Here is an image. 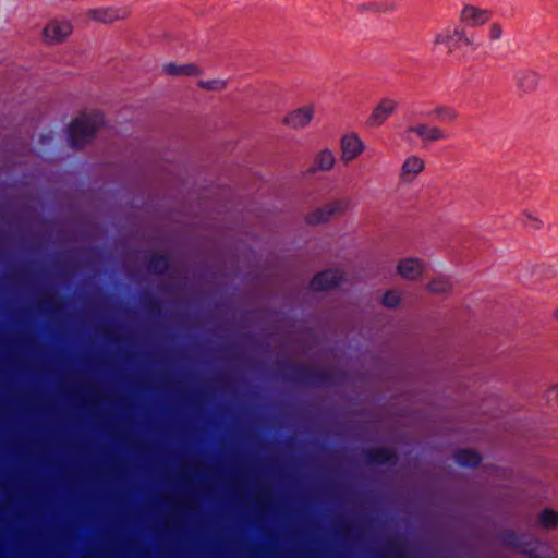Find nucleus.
I'll list each match as a JSON object with an SVG mask.
<instances>
[{
	"label": "nucleus",
	"mask_w": 558,
	"mask_h": 558,
	"mask_svg": "<svg viewBox=\"0 0 558 558\" xmlns=\"http://www.w3.org/2000/svg\"><path fill=\"white\" fill-rule=\"evenodd\" d=\"M335 165V153L329 148H324L315 154L313 158L312 171L328 172L333 169Z\"/></svg>",
	"instance_id": "dca6fc26"
},
{
	"label": "nucleus",
	"mask_w": 558,
	"mask_h": 558,
	"mask_svg": "<svg viewBox=\"0 0 558 558\" xmlns=\"http://www.w3.org/2000/svg\"><path fill=\"white\" fill-rule=\"evenodd\" d=\"M554 316H555V318L558 319V310L555 312Z\"/></svg>",
	"instance_id": "cd10ccee"
},
{
	"label": "nucleus",
	"mask_w": 558,
	"mask_h": 558,
	"mask_svg": "<svg viewBox=\"0 0 558 558\" xmlns=\"http://www.w3.org/2000/svg\"><path fill=\"white\" fill-rule=\"evenodd\" d=\"M396 271L404 280L418 281L424 277L426 264L421 258L405 257L397 263Z\"/></svg>",
	"instance_id": "9d476101"
},
{
	"label": "nucleus",
	"mask_w": 558,
	"mask_h": 558,
	"mask_svg": "<svg viewBox=\"0 0 558 558\" xmlns=\"http://www.w3.org/2000/svg\"><path fill=\"white\" fill-rule=\"evenodd\" d=\"M426 288L432 293H446L451 289V284L447 278L437 277L429 281Z\"/></svg>",
	"instance_id": "412c9836"
},
{
	"label": "nucleus",
	"mask_w": 558,
	"mask_h": 558,
	"mask_svg": "<svg viewBox=\"0 0 558 558\" xmlns=\"http://www.w3.org/2000/svg\"><path fill=\"white\" fill-rule=\"evenodd\" d=\"M430 116L445 124H453L459 119V112L456 108L447 105L435 107Z\"/></svg>",
	"instance_id": "f3484780"
},
{
	"label": "nucleus",
	"mask_w": 558,
	"mask_h": 558,
	"mask_svg": "<svg viewBox=\"0 0 558 558\" xmlns=\"http://www.w3.org/2000/svg\"><path fill=\"white\" fill-rule=\"evenodd\" d=\"M365 150V144L356 132H347L340 138V159L344 165L356 160Z\"/></svg>",
	"instance_id": "423d86ee"
},
{
	"label": "nucleus",
	"mask_w": 558,
	"mask_h": 558,
	"mask_svg": "<svg viewBox=\"0 0 558 558\" xmlns=\"http://www.w3.org/2000/svg\"><path fill=\"white\" fill-rule=\"evenodd\" d=\"M402 292L399 290H389L383 296V304L386 307H396L401 303Z\"/></svg>",
	"instance_id": "5701e85b"
},
{
	"label": "nucleus",
	"mask_w": 558,
	"mask_h": 558,
	"mask_svg": "<svg viewBox=\"0 0 558 558\" xmlns=\"http://www.w3.org/2000/svg\"><path fill=\"white\" fill-rule=\"evenodd\" d=\"M523 222L526 227H529L533 230H538L543 227L542 220L531 213L523 214Z\"/></svg>",
	"instance_id": "a878e982"
},
{
	"label": "nucleus",
	"mask_w": 558,
	"mask_h": 558,
	"mask_svg": "<svg viewBox=\"0 0 558 558\" xmlns=\"http://www.w3.org/2000/svg\"><path fill=\"white\" fill-rule=\"evenodd\" d=\"M454 460L462 466H476L481 461V457L475 451L459 450L454 454Z\"/></svg>",
	"instance_id": "a211bd4d"
},
{
	"label": "nucleus",
	"mask_w": 558,
	"mask_h": 558,
	"mask_svg": "<svg viewBox=\"0 0 558 558\" xmlns=\"http://www.w3.org/2000/svg\"><path fill=\"white\" fill-rule=\"evenodd\" d=\"M513 82L520 95H529L537 89L541 75L532 69H521L515 72Z\"/></svg>",
	"instance_id": "ddd939ff"
},
{
	"label": "nucleus",
	"mask_w": 558,
	"mask_h": 558,
	"mask_svg": "<svg viewBox=\"0 0 558 558\" xmlns=\"http://www.w3.org/2000/svg\"><path fill=\"white\" fill-rule=\"evenodd\" d=\"M73 25L66 19H51L41 31V40L45 45L54 46L64 43L72 34Z\"/></svg>",
	"instance_id": "20e7f679"
},
{
	"label": "nucleus",
	"mask_w": 558,
	"mask_h": 558,
	"mask_svg": "<svg viewBox=\"0 0 558 558\" xmlns=\"http://www.w3.org/2000/svg\"><path fill=\"white\" fill-rule=\"evenodd\" d=\"M198 87L206 90H223L227 87V82L221 78L208 80V81H199L197 83Z\"/></svg>",
	"instance_id": "b1692460"
},
{
	"label": "nucleus",
	"mask_w": 558,
	"mask_h": 558,
	"mask_svg": "<svg viewBox=\"0 0 558 558\" xmlns=\"http://www.w3.org/2000/svg\"><path fill=\"white\" fill-rule=\"evenodd\" d=\"M537 521L545 529H554L558 525V512L553 509H545L538 514Z\"/></svg>",
	"instance_id": "aec40b11"
},
{
	"label": "nucleus",
	"mask_w": 558,
	"mask_h": 558,
	"mask_svg": "<svg viewBox=\"0 0 558 558\" xmlns=\"http://www.w3.org/2000/svg\"><path fill=\"white\" fill-rule=\"evenodd\" d=\"M102 125L104 118L98 110L82 112L69 125L68 135L71 146L83 147L95 137Z\"/></svg>",
	"instance_id": "f03ea898"
},
{
	"label": "nucleus",
	"mask_w": 558,
	"mask_h": 558,
	"mask_svg": "<svg viewBox=\"0 0 558 558\" xmlns=\"http://www.w3.org/2000/svg\"><path fill=\"white\" fill-rule=\"evenodd\" d=\"M487 28V37L490 41L496 43L499 41L504 36V26L500 22L495 21L493 23H488Z\"/></svg>",
	"instance_id": "4be33fe9"
},
{
	"label": "nucleus",
	"mask_w": 558,
	"mask_h": 558,
	"mask_svg": "<svg viewBox=\"0 0 558 558\" xmlns=\"http://www.w3.org/2000/svg\"><path fill=\"white\" fill-rule=\"evenodd\" d=\"M444 47L448 54L461 50L476 51L481 48L482 41L477 34L458 24H449L433 38V47Z\"/></svg>",
	"instance_id": "f257e3e1"
},
{
	"label": "nucleus",
	"mask_w": 558,
	"mask_h": 558,
	"mask_svg": "<svg viewBox=\"0 0 558 558\" xmlns=\"http://www.w3.org/2000/svg\"><path fill=\"white\" fill-rule=\"evenodd\" d=\"M398 108V101L392 98H383L372 110L366 120L368 128H379L391 117Z\"/></svg>",
	"instance_id": "9b49d317"
},
{
	"label": "nucleus",
	"mask_w": 558,
	"mask_h": 558,
	"mask_svg": "<svg viewBox=\"0 0 558 558\" xmlns=\"http://www.w3.org/2000/svg\"><path fill=\"white\" fill-rule=\"evenodd\" d=\"M341 279L342 275L338 270L323 271L311 281V288L314 291L328 290L338 286Z\"/></svg>",
	"instance_id": "2eb2a0df"
},
{
	"label": "nucleus",
	"mask_w": 558,
	"mask_h": 558,
	"mask_svg": "<svg viewBox=\"0 0 558 558\" xmlns=\"http://www.w3.org/2000/svg\"><path fill=\"white\" fill-rule=\"evenodd\" d=\"M395 458V452L390 448H376L368 451V459L375 463L390 462Z\"/></svg>",
	"instance_id": "6ab92c4d"
},
{
	"label": "nucleus",
	"mask_w": 558,
	"mask_h": 558,
	"mask_svg": "<svg viewBox=\"0 0 558 558\" xmlns=\"http://www.w3.org/2000/svg\"><path fill=\"white\" fill-rule=\"evenodd\" d=\"M349 203L343 199L333 201L311 211L306 216V222L310 225H318L328 221L335 216L343 214L348 209Z\"/></svg>",
	"instance_id": "1a4fd4ad"
},
{
	"label": "nucleus",
	"mask_w": 558,
	"mask_h": 558,
	"mask_svg": "<svg viewBox=\"0 0 558 558\" xmlns=\"http://www.w3.org/2000/svg\"><path fill=\"white\" fill-rule=\"evenodd\" d=\"M85 15L93 22L113 24L128 20L131 15V10L128 7H99L87 10Z\"/></svg>",
	"instance_id": "39448f33"
},
{
	"label": "nucleus",
	"mask_w": 558,
	"mask_h": 558,
	"mask_svg": "<svg viewBox=\"0 0 558 558\" xmlns=\"http://www.w3.org/2000/svg\"><path fill=\"white\" fill-rule=\"evenodd\" d=\"M168 266L169 260L166 256H154L149 264V268L157 272H162Z\"/></svg>",
	"instance_id": "393cba45"
},
{
	"label": "nucleus",
	"mask_w": 558,
	"mask_h": 558,
	"mask_svg": "<svg viewBox=\"0 0 558 558\" xmlns=\"http://www.w3.org/2000/svg\"><path fill=\"white\" fill-rule=\"evenodd\" d=\"M426 167L424 158L418 155H409L401 163L398 178L402 183L414 182L421 173L424 172Z\"/></svg>",
	"instance_id": "f8f14e48"
},
{
	"label": "nucleus",
	"mask_w": 558,
	"mask_h": 558,
	"mask_svg": "<svg viewBox=\"0 0 558 558\" xmlns=\"http://www.w3.org/2000/svg\"><path fill=\"white\" fill-rule=\"evenodd\" d=\"M492 19L490 9L472 2L463 3L458 12L459 24L469 31L486 26Z\"/></svg>",
	"instance_id": "7ed1b4c3"
},
{
	"label": "nucleus",
	"mask_w": 558,
	"mask_h": 558,
	"mask_svg": "<svg viewBox=\"0 0 558 558\" xmlns=\"http://www.w3.org/2000/svg\"><path fill=\"white\" fill-rule=\"evenodd\" d=\"M412 134L420 137L424 143L438 142L448 138V134L442 129L422 122L409 125L403 132V136L407 141L411 140Z\"/></svg>",
	"instance_id": "6e6552de"
},
{
	"label": "nucleus",
	"mask_w": 558,
	"mask_h": 558,
	"mask_svg": "<svg viewBox=\"0 0 558 558\" xmlns=\"http://www.w3.org/2000/svg\"><path fill=\"white\" fill-rule=\"evenodd\" d=\"M518 548H519L522 553H524V554H526V555H529V556H531V557H533V558H543L542 556H539V555L537 554V548H535V547H531V548H530L529 546L518 545Z\"/></svg>",
	"instance_id": "bb28decb"
},
{
	"label": "nucleus",
	"mask_w": 558,
	"mask_h": 558,
	"mask_svg": "<svg viewBox=\"0 0 558 558\" xmlns=\"http://www.w3.org/2000/svg\"><path fill=\"white\" fill-rule=\"evenodd\" d=\"M315 110L314 104L292 109L282 118V124L291 130H303L312 123Z\"/></svg>",
	"instance_id": "0eeeda50"
},
{
	"label": "nucleus",
	"mask_w": 558,
	"mask_h": 558,
	"mask_svg": "<svg viewBox=\"0 0 558 558\" xmlns=\"http://www.w3.org/2000/svg\"><path fill=\"white\" fill-rule=\"evenodd\" d=\"M162 72L170 76L198 77L203 75V69L196 63H174L162 64Z\"/></svg>",
	"instance_id": "4468645a"
}]
</instances>
